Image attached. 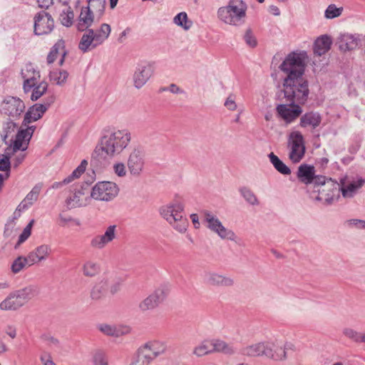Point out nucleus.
Instances as JSON below:
<instances>
[{
	"label": "nucleus",
	"instance_id": "nucleus-24",
	"mask_svg": "<svg viewBox=\"0 0 365 365\" xmlns=\"http://www.w3.org/2000/svg\"><path fill=\"white\" fill-rule=\"evenodd\" d=\"M315 170L313 165L302 164L299 166L297 173V178L305 185L312 183L314 179Z\"/></svg>",
	"mask_w": 365,
	"mask_h": 365
},
{
	"label": "nucleus",
	"instance_id": "nucleus-15",
	"mask_svg": "<svg viewBox=\"0 0 365 365\" xmlns=\"http://www.w3.org/2000/svg\"><path fill=\"white\" fill-rule=\"evenodd\" d=\"M145 165L143 153L135 148L128 156L127 165L131 175H139L143 170Z\"/></svg>",
	"mask_w": 365,
	"mask_h": 365
},
{
	"label": "nucleus",
	"instance_id": "nucleus-56",
	"mask_svg": "<svg viewBox=\"0 0 365 365\" xmlns=\"http://www.w3.org/2000/svg\"><path fill=\"white\" fill-rule=\"evenodd\" d=\"M344 334L349 339L356 342H359L361 334L351 329H346L344 330Z\"/></svg>",
	"mask_w": 365,
	"mask_h": 365
},
{
	"label": "nucleus",
	"instance_id": "nucleus-21",
	"mask_svg": "<svg viewBox=\"0 0 365 365\" xmlns=\"http://www.w3.org/2000/svg\"><path fill=\"white\" fill-rule=\"evenodd\" d=\"M67 54L66 50L65 41L63 39H59L57 42L51 47L49 53H48L46 61L48 64L53 63L57 58L58 56H61L59 61V65H63L65 61V56Z\"/></svg>",
	"mask_w": 365,
	"mask_h": 365
},
{
	"label": "nucleus",
	"instance_id": "nucleus-5",
	"mask_svg": "<svg viewBox=\"0 0 365 365\" xmlns=\"http://www.w3.org/2000/svg\"><path fill=\"white\" fill-rule=\"evenodd\" d=\"M111 31L110 26L102 24L98 29H88L85 32L78 43V48L86 53L101 45L109 36Z\"/></svg>",
	"mask_w": 365,
	"mask_h": 365
},
{
	"label": "nucleus",
	"instance_id": "nucleus-40",
	"mask_svg": "<svg viewBox=\"0 0 365 365\" xmlns=\"http://www.w3.org/2000/svg\"><path fill=\"white\" fill-rule=\"evenodd\" d=\"M48 89V83L46 81H36L31 89V99L36 101L39 99Z\"/></svg>",
	"mask_w": 365,
	"mask_h": 365
},
{
	"label": "nucleus",
	"instance_id": "nucleus-36",
	"mask_svg": "<svg viewBox=\"0 0 365 365\" xmlns=\"http://www.w3.org/2000/svg\"><path fill=\"white\" fill-rule=\"evenodd\" d=\"M82 271L84 276L93 277L100 273L101 266L96 262L88 260L83 264Z\"/></svg>",
	"mask_w": 365,
	"mask_h": 365
},
{
	"label": "nucleus",
	"instance_id": "nucleus-64",
	"mask_svg": "<svg viewBox=\"0 0 365 365\" xmlns=\"http://www.w3.org/2000/svg\"><path fill=\"white\" fill-rule=\"evenodd\" d=\"M351 223L355 225H359V227L365 229V221L361 220H352Z\"/></svg>",
	"mask_w": 365,
	"mask_h": 365
},
{
	"label": "nucleus",
	"instance_id": "nucleus-59",
	"mask_svg": "<svg viewBox=\"0 0 365 365\" xmlns=\"http://www.w3.org/2000/svg\"><path fill=\"white\" fill-rule=\"evenodd\" d=\"M41 361L43 365H56L53 361L51 356L48 354H44L41 356Z\"/></svg>",
	"mask_w": 365,
	"mask_h": 365
},
{
	"label": "nucleus",
	"instance_id": "nucleus-29",
	"mask_svg": "<svg viewBox=\"0 0 365 365\" xmlns=\"http://www.w3.org/2000/svg\"><path fill=\"white\" fill-rule=\"evenodd\" d=\"M108 287L107 280L102 279L97 282L91 289L90 297L91 299L98 301L103 299L106 294Z\"/></svg>",
	"mask_w": 365,
	"mask_h": 365
},
{
	"label": "nucleus",
	"instance_id": "nucleus-13",
	"mask_svg": "<svg viewBox=\"0 0 365 365\" xmlns=\"http://www.w3.org/2000/svg\"><path fill=\"white\" fill-rule=\"evenodd\" d=\"M54 101L55 97L50 96L43 103H36L31 106L24 115L23 125H27L40 119Z\"/></svg>",
	"mask_w": 365,
	"mask_h": 365
},
{
	"label": "nucleus",
	"instance_id": "nucleus-31",
	"mask_svg": "<svg viewBox=\"0 0 365 365\" xmlns=\"http://www.w3.org/2000/svg\"><path fill=\"white\" fill-rule=\"evenodd\" d=\"M150 353L147 347L140 346L138 349L135 359L130 365H149L154 360Z\"/></svg>",
	"mask_w": 365,
	"mask_h": 365
},
{
	"label": "nucleus",
	"instance_id": "nucleus-9",
	"mask_svg": "<svg viewBox=\"0 0 365 365\" xmlns=\"http://www.w3.org/2000/svg\"><path fill=\"white\" fill-rule=\"evenodd\" d=\"M289 158L294 163H299L304 156L306 148L302 134L299 131L292 132L288 138Z\"/></svg>",
	"mask_w": 365,
	"mask_h": 365
},
{
	"label": "nucleus",
	"instance_id": "nucleus-14",
	"mask_svg": "<svg viewBox=\"0 0 365 365\" xmlns=\"http://www.w3.org/2000/svg\"><path fill=\"white\" fill-rule=\"evenodd\" d=\"M21 75L24 79L23 89L26 93L31 92L32 87L36 81H39L41 77L39 71L31 63L26 65L21 70Z\"/></svg>",
	"mask_w": 365,
	"mask_h": 365
},
{
	"label": "nucleus",
	"instance_id": "nucleus-22",
	"mask_svg": "<svg viewBox=\"0 0 365 365\" xmlns=\"http://www.w3.org/2000/svg\"><path fill=\"white\" fill-rule=\"evenodd\" d=\"M331 44L332 40L329 36L327 34L320 36L314 43V53L319 56L325 54L330 50Z\"/></svg>",
	"mask_w": 365,
	"mask_h": 365
},
{
	"label": "nucleus",
	"instance_id": "nucleus-49",
	"mask_svg": "<svg viewBox=\"0 0 365 365\" xmlns=\"http://www.w3.org/2000/svg\"><path fill=\"white\" fill-rule=\"evenodd\" d=\"M240 192L244 198L250 204L256 205L258 203L257 198L255 194L249 189L242 187L240 189Z\"/></svg>",
	"mask_w": 365,
	"mask_h": 365
},
{
	"label": "nucleus",
	"instance_id": "nucleus-44",
	"mask_svg": "<svg viewBox=\"0 0 365 365\" xmlns=\"http://www.w3.org/2000/svg\"><path fill=\"white\" fill-rule=\"evenodd\" d=\"M68 73L66 71L56 70L50 72L49 78L51 82L56 85L64 84L68 78Z\"/></svg>",
	"mask_w": 365,
	"mask_h": 365
},
{
	"label": "nucleus",
	"instance_id": "nucleus-63",
	"mask_svg": "<svg viewBox=\"0 0 365 365\" xmlns=\"http://www.w3.org/2000/svg\"><path fill=\"white\" fill-rule=\"evenodd\" d=\"M6 333L12 339H14L16 336V329L12 327H8Z\"/></svg>",
	"mask_w": 365,
	"mask_h": 365
},
{
	"label": "nucleus",
	"instance_id": "nucleus-4",
	"mask_svg": "<svg viewBox=\"0 0 365 365\" xmlns=\"http://www.w3.org/2000/svg\"><path fill=\"white\" fill-rule=\"evenodd\" d=\"M247 9L242 0H230L227 5L218 9L217 17L226 24L240 26L245 22Z\"/></svg>",
	"mask_w": 365,
	"mask_h": 365
},
{
	"label": "nucleus",
	"instance_id": "nucleus-43",
	"mask_svg": "<svg viewBox=\"0 0 365 365\" xmlns=\"http://www.w3.org/2000/svg\"><path fill=\"white\" fill-rule=\"evenodd\" d=\"M270 162L274 165V168L283 175H289L291 170L273 153L269 155Z\"/></svg>",
	"mask_w": 365,
	"mask_h": 365
},
{
	"label": "nucleus",
	"instance_id": "nucleus-52",
	"mask_svg": "<svg viewBox=\"0 0 365 365\" xmlns=\"http://www.w3.org/2000/svg\"><path fill=\"white\" fill-rule=\"evenodd\" d=\"M328 180L329 178H327L325 176L314 175V179L312 182L314 184V191L324 187V185L327 184Z\"/></svg>",
	"mask_w": 365,
	"mask_h": 365
},
{
	"label": "nucleus",
	"instance_id": "nucleus-20",
	"mask_svg": "<svg viewBox=\"0 0 365 365\" xmlns=\"http://www.w3.org/2000/svg\"><path fill=\"white\" fill-rule=\"evenodd\" d=\"M51 253V249L48 245H41L28 254L29 266L45 261Z\"/></svg>",
	"mask_w": 365,
	"mask_h": 365
},
{
	"label": "nucleus",
	"instance_id": "nucleus-6",
	"mask_svg": "<svg viewBox=\"0 0 365 365\" xmlns=\"http://www.w3.org/2000/svg\"><path fill=\"white\" fill-rule=\"evenodd\" d=\"M161 215L179 232H185L188 221L183 216V205L180 203L170 204L160 209Z\"/></svg>",
	"mask_w": 365,
	"mask_h": 365
},
{
	"label": "nucleus",
	"instance_id": "nucleus-3",
	"mask_svg": "<svg viewBox=\"0 0 365 365\" xmlns=\"http://www.w3.org/2000/svg\"><path fill=\"white\" fill-rule=\"evenodd\" d=\"M286 103H280L276 106V113L278 118L283 120L287 124L295 121L302 113V108L299 104H304L307 98L309 91H307L304 96L298 94V89L294 90V96H287L283 89Z\"/></svg>",
	"mask_w": 365,
	"mask_h": 365
},
{
	"label": "nucleus",
	"instance_id": "nucleus-41",
	"mask_svg": "<svg viewBox=\"0 0 365 365\" xmlns=\"http://www.w3.org/2000/svg\"><path fill=\"white\" fill-rule=\"evenodd\" d=\"M29 257L19 256L16 257L11 264V270L13 274H18L21 272L26 267L29 266V262L28 260Z\"/></svg>",
	"mask_w": 365,
	"mask_h": 365
},
{
	"label": "nucleus",
	"instance_id": "nucleus-27",
	"mask_svg": "<svg viewBox=\"0 0 365 365\" xmlns=\"http://www.w3.org/2000/svg\"><path fill=\"white\" fill-rule=\"evenodd\" d=\"M41 188L42 184H36L18 206V210L21 211L33 205L37 200Z\"/></svg>",
	"mask_w": 365,
	"mask_h": 365
},
{
	"label": "nucleus",
	"instance_id": "nucleus-28",
	"mask_svg": "<svg viewBox=\"0 0 365 365\" xmlns=\"http://www.w3.org/2000/svg\"><path fill=\"white\" fill-rule=\"evenodd\" d=\"M344 180L341 179L340 181V192H341L342 196L344 197H351L356 190L364 185V180L360 178L357 181L349 183L347 186H344Z\"/></svg>",
	"mask_w": 365,
	"mask_h": 365
},
{
	"label": "nucleus",
	"instance_id": "nucleus-51",
	"mask_svg": "<svg viewBox=\"0 0 365 365\" xmlns=\"http://www.w3.org/2000/svg\"><path fill=\"white\" fill-rule=\"evenodd\" d=\"M34 222V220H31L30 222L24 229L22 233L19 235L17 245H16L15 247H16L18 245L26 241L31 235V227Z\"/></svg>",
	"mask_w": 365,
	"mask_h": 365
},
{
	"label": "nucleus",
	"instance_id": "nucleus-60",
	"mask_svg": "<svg viewBox=\"0 0 365 365\" xmlns=\"http://www.w3.org/2000/svg\"><path fill=\"white\" fill-rule=\"evenodd\" d=\"M225 106L230 110H235L237 108V105L233 99L231 97H228L225 103Z\"/></svg>",
	"mask_w": 365,
	"mask_h": 365
},
{
	"label": "nucleus",
	"instance_id": "nucleus-1",
	"mask_svg": "<svg viewBox=\"0 0 365 365\" xmlns=\"http://www.w3.org/2000/svg\"><path fill=\"white\" fill-rule=\"evenodd\" d=\"M307 53L291 52L279 66L280 70L286 75L283 80V89L287 96H294V90L304 96L309 91L308 82L303 76L306 68Z\"/></svg>",
	"mask_w": 365,
	"mask_h": 365
},
{
	"label": "nucleus",
	"instance_id": "nucleus-8",
	"mask_svg": "<svg viewBox=\"0 0 365 365\" xmlns=\"http://www.w3.org/2000/svg\"><path fill=\"white\" fill-rule=\"evenodd\" d=\"M276 354L272 353V350L265 343L260 342L250 346H247L242 349V354L247 356H258L261 355H265L268 357L272 358L275 360L285 359L286 351L285 349L279 347L277 349Z\"/></svg>",
	"mask_w": 365,
	"mask_h": 365
},
{
	"label": "nucleus",
	"instance_id": "nucleus-46",
	"mask_svg": "<svg viewBox=\"0 0 365 365\" xmlns=\"http://www.w3.org/2000/svg\"><path fill=\"white\" fill-rule=\"evenodd\" d=\"M174 23L178 26L182 27L185 30H188L192 26V21H188L187 15L185 12H180L174 18Z\"/></svg>",
	"mask_w": 365,
	"mask_h": 365
},
{
	"label": "nucleus",
	"instance_id": "nucleus-47",
	"mask_svg": "<svg viewBox=\"0 0 365 365\" xmlns=\"http://www.w3.org/2000/svg\"><path fill=\"white\" fill-rule=\"evenodd\" d=\"M73 11L69 7L66 11H62L60 15V21L63 26L69 27L73 24Z\"/></svg>",
	"mask_w": 365,
	"mask_h": 365
},
{
	"label": "nucleus",
	"instance_id": "nucleus-35",
	"mask_svg": "<svg viewBox=\"0 0 365 365\" xmlns=\"http://www.w3.org/2000/svg\"><path fill=\"white\" fill-rule=\"evenodd\" d=\"M147 347V349L150 352V354L154 358H157L160 355L164 354L166 351L167 346L164 342L160 341H152L143 345Z\"/></svg>",
	"mask_w": 365,
	"mask_h": 365
},
{
	"label": "nucleus",
	"instance_id": "nucleus-58",
	"mask_svg": "<svg viewBox=\"0 0 365 365\" xmlns=\"http://www.w3.org/2000/svg\"><path fill=\"white\" fill-rule=\"evenodd\" d=\"M26 129H21L19 131L23 132L24 133L23 135L27 138V140H29L34 132L36 127L35 126H29V124H27V125H26Z\"/></svg>",
	"mask_w": 365,
	"mask_h": 365
},
{
	"label": "nucleus",
	"instance_id": "nucleus-32",
	"mask_svg": "<svg viewBox=\"0 0 365 365\" xmlns=\"http://www.w3.org/2000/svg\"><path fill=\"white\" fill-rule=\"evenodd\" d=\"M98 329L103 334L115 337H118L128 332V328L127 327L112 326L106 324L98 325Z\"/></svg>",
	"mask_w": 365,
	"mask_h": 365
},
{
	"label": "nucleus",
	"instance_id": "nucleus-42",
	"mask_svg": "<svg viewBox=\"0 0 365 365\" xmlns=\"http://www.w3.org/2000/svg\"><path fill=\"white\" fill-rule=\"evenodd\" d=\"M193 354L198 357L212 354L210 340H204L193 349Z\"/></svg>",
	"mask_w": 365,
	"mask_h": 365
},
{
	"label": "nucleus",
	"instance_id": "nucleus-61",
	"mask_svg": "<svg viewBox=\"0 0 365 365\" xmlns=\"http://www.w3.org/2000/svg\"><path fill=\"white\" fill-rule=\"evenodd\" d=\"M25 157L26 154L22 151L19 155H16L14 159V165L16 167L20 165L24 161Z\"/></svg>",
	"mask_w": 365,
	"mask_h": 365
},
{
	"label": "nucleus",
	"instance_id": "nucleus-34",
	"mask_svg": "<svg viewBox=\"0 0 365 365\" xmlns=\"http://www.w3.org/2000/svg\"><path fill=\"white\" fill-rule=\"evenodd\" d=\"M86 7L96 14V21H99L104 14L106 0H88V6Z\"/></svg>",
	"mask_w": 365,
	"mask_h": 365
},
{
	"label": "nucleus",
	"instance_id": "nucleus-30",
	"mask_svg": "<svg viewBox=\"0 0 365 365\" xmlns=\"http://www.w3.org/2000/svg\"><path fill=\"white\" fill-rule=\"evenodd\" d=\"M212 353H223L225 354H234L235 351L231 345L223 340L214 339L210 340Z\"/></svg>",
	"mask_w": 365,
	"mask_h": 365
},
{
	"label": "nucleus",
	"instance_id": "nucleus-39",
	"mask_svg": "<svg viewBox=\"0 0 365 365\" xmlns=\"http://www.w3.org/2000/svg\"><path fill=\"white\" fill-rule=\"evenodd\" d=\"M21 307V304L18 301L14 294L8 296L4 301L0 304V309L1 310H16Z\"/></svg>",
	"mask_w": 365,
	"mask_h": 365
},
{
	"label": "nucleus",
	"instance_id": "nucleus-55",
	"mask_svg": "<svg viewBox=\"0 0 365 365\" xmlns=\"http://www.w3.org/2000/svg\"><path fill=\"white\" fill-rule=\"evenodd\" d=\"M84 172L81 167H77L68 177L63 180V183H70L74 179L78 178Z\"/></svg>",
	"mask_w": 365,
	"mask_h": 365
},
{
	"label": "nucleus",
	"instance_id": "nucleus-11",
	"mask_svg": "<svg viewBox=\"0 0 365 365\" xmlns=\"http://www.w3.org/2000/svg\"><path fill=\"white\" fill-rule=\"evenodd\" d=\"M118 193L117 185L111 182L104 181L96 183L92 188L91 196L98 200L109 201Z\"/></svg>",
	"mask_w": 365,
	"mask_h": 365
},
{
	"label": "nucleus",
	"instance_id": "nucleus-53",
	"mask_svg": "<svg viewBox=\"0 0 365 365\" xmlns=\"http://www.w3.org/2000/svg\"><path fill=\"white\" fill-rule=\"evenodd\" d=\"M244 39L246 43L250 47H255L257 44V39L254 36L252 31L250 29H247L245 34Z\"/></svg>",
	"mask_w": 365,
	"mask_h": 365
},
{
	"label": "nucleus",
	"instance_id": "nucleus-10",
	"mask_svg": "<svg viewBox=\"0 0 365 365\" xmlns=\"http://www.w3.org/2000/svg\"><path fill=\"white\" fill-rule=\"evenodd\" d=\"M317 192L316 196L310 195V197L317 201H324L327 204H331L339 197L340 183L329 178L327 184L321 189L314 191Z\"/></svg>",
	"mask_w": 365,
	"mask_h": 365
},
{
	"label": "nucleus",
	"instance_id": "nucleus-37",
	"mask_svg": "<svg viewBox=\"0 0 365 365\" xmlns=\"http://www.w3.org/2000/svg\"><path fill=\"white\" fill-rule=\"evenodd\" d=\"M14 294L22 307L34 297L35 290L32 287H26L16 291Z\"/></svg>",
	"mask_w": 365,
	"mask_h": 365
},
{
	"label": "nucleus",
	"instance_id": "nucleus-12",
	"mask_svg": "<svg viewBox=\"0 0 365 365\" xmlns=\"http://www.w3.org/2000/svg\"><path fill=\"white\" fill-rule=\"evenodd\" d=\"M34 32L37 36L50 34L54 27V21L47 12L41 11L34 18Z\"/></svg>",
	"mask_w": 365,
	"mask_h": 365
},
{
	"label": "nucleus",
	"instance_id": "nucleus-26",
	"mask_svg": "<svg viewBox=\"0 0 365 365\" xmlns=\"http://www.w3.org/2000/svg\"><path fill=\"white\" fill-rule=\"evenodd\" d=\"M206 282L215 287H230L233 284V280L217 273H208L205 277Z\"/></svg>",
	"mask_w": 365,
	"mask_h": 365
},
{
	"label": "nucleus",
	"instance_id": "nucleus-18",
	"mask_svg": "<svg viewBox=\"0 0 365 365\" xmlns=\"http://www.w3.org/2000/svg\"><path fill=\"white\" fill-rule=\"evenodd\" d=\"M98 22L96 19V14L89 10V8L83 6L77 19V29L79 31H85L91 29L93 23Z\"/></svg>",
	"mask_w": 365,
	"mask_h": 365
},
{
	"label": "nucleus",
	"instance_id": "nucleus-7",
	"mask_svg": "<svg viewBox=\"0 0 365 365\" xmlns=\"http://www.w3.org/2000/svg\"><path fill=\"white\" fill-rule=\"evenodd\" d=\"M25 109L24 102L18 97L6 96L0 104V113L11 120L19 119Z\"/></svg>",
	"mask_w": 365,
	"mask_h": 365
},
{
	"label": "nucleus",
	"instance_id": "nucleus-38",
	"mask_svg": "<svg viewBox=\"0 0 365 365\" xmlns=\"http://www.w3.org/2000/svg\"><path fill=\"white\" fill-rule=\"evenodd\" d=\"M83 193L81 191H76L66 200L67 207L69 209H72L85 205L86 201L83 200Z\"/></svg>",
	"mask_w": 365,
	"mask_h": 365
},
{
	"label": "nucleus",
	"instance_id": "nucleus-25",
	"mask_svg": "<svg viewBox=\"0 0 365 365\" xmlns=\"http://www.w3.org/2000/svg\"><path fill=\"white\" fill-rule=\"evenodd\" d=\"M322 121V117L319 113L307 112L302 115L299 121V125L302 128L310 127L312 129L317 128Z\"/></svg>",
	"mask_w": 365,
	"mask_h": 365
},
{
	"label": "nucleus",
	"instance_id": "nucleus-17",
	"mask_svg": "<svg viewBox=\"0 0 365 365\" xmlns=\"http://www.w3.org/2000/svg\"><path fill=\"white\" fill-rule=\"evenodd\" d=\"M116 237V225H110L107 227L103 235H96L91 240V246L93 248L101 250Z\"/></svg>",
	"mask_w": 365,
	"mask_h": 365
},
{
	"label": "nucleus",
	"instance_id": "nucleus-62",
	"mask_svg": "<svg viewBox=\"0 0 365 365\" xmlns=\"http://www.w3.org/2000/svg\"><path fill=\"white\" fill-rule=\"evenodd\" d=\"M39 7L48 9L52 4L53 0H36Z\"/></svg>",
	"mask_w": 365,
	"mask_h": 365
},
{
	"label": "nucleus",
	"instance_id": "nucleus-50",
	"mask_svg": "<svg viewBox=\"0 0 365 365\" xmlns=\"http://www.w3.org/2000/svg\"><path fill=\"white\" fill-rule=\"evenodd\" d=\"M93 365H109L106 354L101 351H97L93 356Z\"/></svg>",
	"mask_w": 365,
	"mask_h": 365
},
{
	"label": "nucleus",
	"instance_id": "nucleus-54",
	"mask_svg": "<svg viewBox=\"0 0 365 365\" xmlns=\"http://www.w3.org/2000/svg\"><path fill=\"white\" fill-rule=\"evenodd\" d=\"M10 168L11 164L9 157L0 155V170L10 173Z\"/></svg>",
	"mask_w": 365,
	"mask_h": 365
},
{
	"label": "nucleus",
	"instance_id": "nucleus-57",
	"mask_svg": "<svg viewBox=\"0 0 365 365\" xmlns=\"http://www.w3.org/2000/svg\"><path fill=\"white\" fill-rule=\"evenodd\" d=\"M115 173L119 177H123L126 174L125 166L123 163H118L113 165Z\"/></svg>",
	"mask_w": 365,
	"mask_h": 365
},
{
	"label": "nucleus",
	"instance_id": "nucleus-33",
	"mask_svg": "<svg viewBox=\"0 0 365 365\" xmlns=\"http://www.w3.org/2000/svg\"><path fill=\"white\" fill-rule=\"evenodd\" d=\"M159 303L160 293L158 291H155L140 303L139 308L140 310L145 312L153 309L158 306Z\"/></svg>",
	"mask_w": 365,
	"mask_h": 365
},
{
	"label": "nucleus",
	"instance_id": "nucleus-16",
	"mask_svg": "<svg viewBox=\"0 0 365 365\" xmlns=\"http://www.w3.org/2000/svg\"><path fill=\"white\" fill-rule=\"evenodd\" d=\"M205 219L207 223V227L222 238L232 239L235 234L230 230H227L220 222V221L212 214L206 212Z\"/></svg>",
	"mask_w": 365,
	"mask_h": 365
},
{
	"label": "nucleus",
	"instance_id": "nucleus-2",
	"mask_svg": "<svg viewBox=\"0 0 365 365\" xmlns=\"http://www.w3.org/2000/svg\"><path fill=\"white\" fill-rule=\"evenodd\" d=\"M130 133L127 130H118L104 135L96 145L92 158L98 161L113 158L122 153L129 145Z\"/></svg>",
	"mask_w": 365,
	"mask_h": 365
},
{
	"label": "nucleus",
	"instance_id": "nucleus-19",
	"mask_svg": "<svg viewBox=\"0 0 365 365\" xmlns=\"http://www.w3.org/2000/svg\"><path fill=\"white\" fill-rule=\"evenodd\" d=\"M361 42L359 36L342 34L337 38V44L340 51L346 52L356 49Z\"/></svg>",
	"mask_w": 365,
	"mask_h": 365
},
{
	"label": "nucleus",
	"instance_id": "nucleus-45",
	"mask_svg": "<svg viewBox=\"0 0 365 365\" xmlns=\"http://www.w3.org/2000/svg\"><path fill=\"white\" fill-rule=\"evenodd\" d=\"M23 132H19L16 135L15 139L13 142V150L16 152L21 150L24 152L27 148L28 141L27 138L23 135Z\"/></svg>",
	"mask_w": 365,
	"mask_h": 365
},
{
	"label": "nucleus",
	"instance_id": "nucleus-23",
	"mask_svg": "<svg viewBox=\"0 0 365 365\" xmlns=\"http://www.w3.org/2000/svg\"><path fill=\"white\" fill-rule=\"evenodd\" d=\"M153 70L150 66L139 67L134 73L133 81L137 88L143 87L151 76Z\"/></svg>",
	"mask_w": 365,
	"mask_h": 365
},
{
	"label": "nucleus",
	"instance_id": "nucleus-48",
	"mask_svg": "<svg viewBox=\"0 0 365 365\" xmlns=\"http://www.w3.org/2000/svg\"><path fill=\"white\" fill-rule=\"evenodd\" d=\"M343 11V7H336L335 4H330L325 10L324 16L327 19H331L339 16Z\"/></svg>",
	"mask_w": 365,
	"mask_h": 365
}]
</instances>
